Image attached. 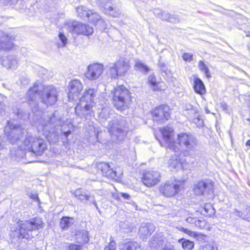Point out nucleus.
<instances>
[{"mask_svg":"<svg viewBox=\"0 0 250 250\" xmlns=\"http://www.w3.org/2000/svg\"><path fill=\"white\" fill-rule=\"evenodd\" d=\"M64 28L70 32L77 35L89 36L93 32V28L88 24L77 21L69 22L64 25Z\"/></svg>","mask_w":250,"mask_h":250,"instance_id":"9d476101","label":"nucleus"},{"mask_svg":"<svg viewBox=\"0 0 250 250\" xmlns=\"http://www.w3.org/2000/svg\"><path fill=\"white\" fill-rule=\"evenodd\" d=\"M43 227L41 218H35L29 221H19L10 228V236L13 243L20 244L23 239H31L33 237L32 232Z\"/></svg>","mask_w":250,"mask_h":250,"instance_id":"7ed1b4c3","label":"nucleus"},{"mask_svg":"<svg viewBox=\"0 0 250 250\" xmlns=\"http://www.w3.org/2000/svg\"><path fill=\"white\" fill-rule=\"evenodd\" d=\"M210 209H212L211 207L209 205H207L205 206L204 208V210L206 213H208L209 212Z\"/></svg>","mask_w":250,"mask_h":250,"instance_id":"603ef678","label":"nucleus"},{"mask_svg":"<svg viewBox=\"0 0 250 250\" xmlns=\"http://www.w3.org/2000/svg\"><path fill=\"white\" fill-rule=\"evenodd\" d=\"M20 82L23 85H25L29 83V80L26 78L23 77L21 79Z\"/></svg>","mask_w":250,"mask_h":250,"instance_id":"8fccbe9b","label":"nucleus"},{"mask_svg":"<svg viewBox=\"0 0 250 250\" xmlns=\"http://www.w3.org/2000/svg\"><path fill=\"white\" fill-rule=\"evenodd\" d=\"M91 202L92 203V204L94 205V206L95 207L96 209L99 211L100 212V209L98 206V205L97 204V203L96 202V201L94 200V199H92L91 200Z\"/></svg>","mask_w":250,"mask_h":250,"instance_id":"864d4df0","label":"nucleus"},{"mask_svg":"<svg viewBox=\"0 0 250 250\" xmlns=\"http://www.w3.org/2000/svg\"><path fill=\"white\" fill-rule=\"evenodd\" d=\"M140 245L135 241L126 240L120 246V250H140Z\"/></svg>","mask_w":250,"mask_h":250,"instance_id":"5701e85b","label":"nucleus"},{"mask_svg":"<svg viewBox=\"0 0 250 250\" xmlns=\"http://www.w3.org/2000/svg\"><path fill=\"white\" fill-rule=\"evenodd\" d=\"M168 106L166 105L156 107L151 112L153 121L158 123L167 121L170 116Z\"/></svg>","mask_w":250,"mask_h":250,"instance_id":"ddd939ff","label":"nucleus"},{"mask_svg":"<svg viewBox=\"0 0 250 250\" xmlns=\"http://www.w3.org/2000/svg\"><path fill=\"white\" fill-rule=\"evenodd\" d=\"M222 105H223V107H225L227 106V105L226 104H223Z\"/></svg>","mask_w":250,"mask_h":250,"instance_id":"e2e57ef3","label":"nucleus"},{"mask_svg":"<svg viewBox=\"0 0 250 250\" xmlns=\"http://www.w3.org/2000/svg\"><path fill=\"white\" fill-rule=\"evenodd\" d=\"M205 224H206V223H205V221L201 220H198L197 219L196 221H195L194 226L198 228L202 229L205 227Z\"/></svg>","mask_w":250,"mask_h":250,"instance_id":"c03bdc74","label":"nucleus"},{"mask_svg":"<svg viewBox=\"0 0 250 250\" xmlns=\"http://www.w3.org/2000/svg\"><path fill=\"white\" fill-rule=\"evenodd\" d=\"M182 58L185 61L189 62L193 60V55L190 53H185L183 54Z\"/></svg>","mask_w":250,"mask_h":250,"instance_id":"37998d69","label":"nucleus"},{"mask_svg":"<svg viewBox=\"0 0 250 250\" xmlns=\"http://www.w3.org/2000/svg\"><path fill=\"white\" fill-rule=\"evenodd\" d=\"M163 235L161 233L156 234L153 236L150 241V246L157 249L163 245Z\"/></svg>","mask_w":250,"mask_h":250,"instance_id":"cd10ccee","label":"nucleus"},{"mask_svg":"<svg viewBox=\"0 0 250 250\" xmlns=\"http://www.w3.org/2000/svg\"><path fill=\"white\" fill-rule=\"evenodd\" d=\"M121 196L123 198L128 199L130 197V195L128 193H121Z\"/></svg>","mask_w":250,"mask_h":250,"instance_id":"5fc2aeb1","label":"nucleus"},{"mask_svg":"<svg viewBox=\"0 0 250 250\" xmlns=\"http://www.w3.org/2000/svg\"><path fill=\"white\" fill-rule=\"evenodd\" d=\"M213 184L209 180L199 181L195 184L193 188L194 192L198 195L209 194L212 192Z\"/></svg>","mask_w":250,"mask_h":250,"instance_id":"2eb2a0df","label":"nucleus"},{"mask_svg":"<svg viewBox=\"0 0 250 250\" xmlns=\"http://www.w3.org/2000/svg\"><path fill=\"white\" fill-rule=\"evenodd\" d=\"M198 67L199 69L205 74L206 76L209 78L211 77L209 69L203 61H200L198 63Z\"/></svg>","mask_w":250,"mask_h":250,"instance_id":"e433bc0d","label":"nucleus"},{"mask_svg":"<svg viewBox=\"0 0 250 250\" xmlns=\"http://www.w3.org/2000/svg\"><path fill=\"white\" fill-rule=\"evenodd\" d=\"M247 36L250 37V32L248 31V33L247 34ZM249 49L250 50V41L249 42L248 46Z\"/></svg>","mask_w":250,"mask_h":250,"instance_id":"bf43d9fd","label":"nucleus"},{"mask_svg":"<svg viewBox=\"0 0 250 250\" xmlns=\"http://www.w3.org/2000/svg\"><path fill=\"white\" fill-rule=\"evenodd\" d=\"M160 19L163 21H166L172 23H176L179 21L176 16L171 15L168 13L163 12Z\"/></svg>","mask_w":250,"mask_h":250,"instance_id":"2f4dec72","label":"nucleus"},{"mask_svg":"<svg viewBox=\"0 0 250 250\" xmlns=\"http://www.w3.org/2000/svg\"><path fill=\"white\" fill-rule=\"evenodd\" d=\"M160 132L163 137L162 142L159 141L161 145L171 149V148H173L175 140L173 128L168 126H165L160 129Z\"/></svg>","mask_w":250,"mask_h":250,"instance_id":"f8f14e48","label":"nucleus"},{"mask_svg":"<svg viewBox=\"0 0 250 250\" xmlns=\"http://www.w3.org/2000/svg\"><path fill=\"white\" fill-rule=\"evenodd\" d=\"M130 94V91L123 85L115 88L113 103L118 110H124L128 107L131 101Z\"/></svg>","mask_w":250,"mask_h":250,"instance_id":"0eeeda50","label":"nucleus"},{"mask_svg":"<svg viewBox=\"0 0 250 250\" xmlns=\"http://www.w3.org/2000/svg\"><path fill=\"white\" fill-rule=\"evenodd\" d=\"M110 109L109 107H105L102 108L101 112L99 113V120L101 122L105 121L109 116Z\"/></svg>","mask_w":250,"mask_h":250,"instance_id":"72a5a7b5","label":"nucleus"},{"mask_svg":"<svg viewBox=\"0 0 250 250\" xmlns=\"http://www.w3.org/2000/svg\"><path fill=\"white\" fill-rule=\"evenodd\" d=\"M104 66L102 63H93L89 64L85 73V77L91 81L98 79L103 73Z\"/></svg>","mask_w":250,"mask_h":250,"instance_id":"4468645a","label":"nucleus"},{"mask_svg":"<svg viewBox=\"0 0 250 250\" xmlns=\"http://www.w3.org/2000/svg\"><path fill=\"white\" fill-rule=\"evenodd\" d=\"M4 132L11 144L16 143L21 150H28L40 155L46 149L47 145L44 139L33 135L11 121L7 122Z\"/></svg>","mask_w":250,"mask_h":250,"instance_id":"f03ea898","label":"nucleus"},{"mask_svg":"<svg viewBox=\"0 0 250 250\" xmlns=\"http://www.w3.org/2000/svg\"><path fill=\"white\" fill-rule=\"evenodd\" d=\"M231 214L232 215L236 216L238 218H241L243 219L250 221V219L247 218L249 217H250V207H248L246 208L243 212H241L237 209H235Z\"/></svg>","mask_w":250,"mask_h":250,"instance_id":"c85d7f7f","label":"nucleus"},{"mask_svg":"<svg viewBox=\"0 0 250 250\" xmlns=\"http://www.w3.org/2000/svg\"><path fill=\"white\" fill-rule=\"evenodd\" d=\"M244 21H248V20L247 19H246V18H244Z\"/></svg>","mask_w":250,"mask_h":250,"instance_id":"0e129e2a","label":"nucleus"},{"mask_svg":"<svg viewBox=\"0 0 250 250\" xmlns=\"http://www.w3.org/2000/svg\"><path fill=\"white\" fill-rule=\"evenodd\" d=\"M110 241L108 245L107 246H105L104 250H116L117 247L116 245L115 242L112 240L111 239H110Z\"/></svg>","mask_w":250,"mask_h":250,"instance_id":"79ce46f5","label":"nucleus"},{"mask_svg":"<svg viewBox=\"0 0 250 250\" xmlns=\"http://www.w3.org/2000/svg\"><path fill=\"white\" fill-rule=\"evenodd\" d=\"M76 240L77 242L80 244H84L87 243L89 241L88 232L82 229L76 232Z\"/></svg>","mask_w":250,"mask_h":250,"instance_id":"a878e982","label":"nucleus"},{"mask_svg":"<svg viewBox=\"0 0 250 250\" xmlns=\"http://www.w3.org/2000/svg\"><path fill=\"white\" fill-rule=\"evenodd\" d=\"M64 247L66 250H80L82 248V245L73 243H66Z\"/></svg>","mask_w":250,"mask_h":250,"instance_id":"ea45409f","label":"nucleus"},{"mask_svg":"<svg viewBox=\"0 0 250 250\" xmlns=\"http://www.w3.org/2000/svg\"><path fill=\"white\" fill-rule=\"evenodd\" d=\"M90 198V197L89 196L85 194L84 192H83L81 195L78 197V199L82 202H84L89 200Z\"/></svg>","mask_w":250,"mask_h":250,"instance_id":"a18cd8bd","label":"nucleus"},{"mask_svg":"<svg viewBox=\"0 0 250 250\" xmlns=\"http://www.w3.org/2000/svg\"><path fill=\"white\" fill-rule=\"evenodd\" d=\"M188 163L184 156L175 155L169 160L168 166L171 170H178L181 168L187 169Z\"/></svg>","mask_w":250,"mask_h":250,"instance_id":"f3484780","label":"nucleus"},{"mask_svg":"<svg viewBox=\"0 0 250 250\" xmlns=\"http://www.w3.org/2000/svg\"><path fill=\"white\" fill-rule=\"evenodd\" d=\"M178 242L182 245L184 250H192L194 246L193 242L184 238L180 239Z\"/></svg>","mask_w":250,"mask_h":250,"instance_id":"7c9ffc66","label":"nucleus"},{"mask_svg":"<svg viewBox=\"0 0 250 250\" xmlns=\"http://www.w3.org/2000/svg\"><path fill=\"white\" fill-rule=\"evenodd\" d=\"M159 65H160V66H161L162 67H163V68H161L162 70L163 71H165V64L164 63H160Z\"/></svg>","mask_w":250,"mask_h":250,"instance_id":"4d7b16f0","label":"nucleus"},{"mask_svg":"<svg viewBox=\"0 0 250 250\" xmlns=\"http://www.w3.org/2000/svg\"><path fill=\"white\" fill-rule=\"evenodd\" d=\"M162 250H174L173 249V248L166 247L164 248Z\"/></svg>","mask_w":250,"mask_h":250,"instance_id":"6e6d98bb","label":"nucleus"},{"mask_svg":"<svg viewBox=\"0 0 250 250\" xmlns=\"http://www.w3.org/2000/svg\"><path fill=\"white\" fill-rule=\"evenodd\" d=\"M18 58L14 55H8L2 60L1 64L6 68L15 70L18 68Z\"/></svg>","mask_w":250,"mask_h":250,"instance_id":"412c9836","label":"nucleus"},{"mask_svg":"<svg viewBox=\"0 0 250 250\" xmlns=\"http://www.w3.org/2000/svg\"><path fill=\"white\" fill-rule=\"evenodd\" d=\"M163 12V11L160 9H154L153 11L154 14L159 18H161V16L162 15Z\"/></svg>","mask_w":250,"mask_h":250,"instance_id":"49530a36","label":"nucleus"},{"mask_svg":"<svg viewBox=\"0 0 250 250\" xmlns=\"http://www.w3.org/2000/svg\"><path fill=\"white\" fill-rule=\"evenodd\" d=\"M246 146H250V140H249L246 143Z\"/></svg>","mask_w":250,"mask_h":250,"instance_id":"680f3d73","label":"nucleus"},{"mask_svg":"<svg viewBox=\"0 0 250 250\" xmlns=\"http://www.w3.org/2000/svg\"><path fill=\"white\" fill-rule=\"evenodd\" d=\"M76 11L78 16L81 18L84 19L90 16V10H88L86 7L83 6L78 7L76 8Z\"/></svg>","mask_w":250,"mask_h":250,"instance_id":"473e14b6","label":"nucleus"},{"mask_svg":"<svg viewBox=\"0 0 250 250\" xmlns=\"http://www.w3.org/2000/svg\"><path fill=\"white\" fill-rule=\"evenodd\" d=\"M193 88L195 92L199 95H202L206 93V88L202 81L194 76Z\"/></svg>","mask_w":250,"mask_h":250,"instance_id":"b1692460","label":"nucleus"},{"mask_svg":"<svg viewBox=\"0 0 250 250\" xmlns=\"http://www.w3.org/2000/svg\"><path fill=\"white\" fill-rule=\"evenodd\" d=\"M73 219L72 218L64 217L62 218L60 222V226L63 229H67L72 224Z\"/></svg>","mask_w":250,"mask_h":250,"instance_id":"f704fd0d","label":"nucleus"},{"mask_svg":"<svg viewBox=\"0 0 250 250\" xmlns=\"http://www.w3.org/2000/svg\"><path fill=\"white\" fill-rule=\"evenodd\" d=\"M59 38L61 42H58L57 45L59 47H65L67 42V39L66 36L62 33H60L59 34Z\"/></svg>","mask_w":250,"mask_h":250,"instance_id":"58836bf2","label":"nucleus"},{"mask_svg":"<svg viewBox=\"0 0 250 250\" xmlns=\"http://www.w3.org/2000/svg\"><path fill=\"white\" fill-rule=\"evenodd\" d=\"M176 229H177L178 230L183 232L185 233H186L188 234V235L191 236H196V233L193 231H191L187 229H185L181 226H177L176 227Z\"/></svg>","mask_w":250,"mask_h":250,"instance_id":"a19ab883","label":"nucleus"},{"mask_svg":"<svg viewBox=\"0 0 250 250\" xmlns=\"http://www.w3.org/2000/svg\"><path fill=\"white\" fill-rule=\"evenodd\" d=\"M130 68L129 61L121 58L115 62L108 63L107 65V74L112 79L124 76Z\"/></svg>","mask_w":250,"mask_h":250,"instance_id":"6e6552de","label":"nucleus"},{"mask_svg":"<svg viewBox=\"0 0 250 250\" xmlns=\"http://www.w3.org/2000/svg\"><path fill=\"white\" fill-rule=\"evenodd\" d=\"M40 96L42 102L46 105L54 104L58 100V91L52 85L44 86L42 90L39 91L37 83L30 88L26 95L28 104L32 111L30 113H22L21 110H18L16 113L18 118L32 119L34 122L39 131L42 130L43 135L45 136L48 141H56L57 139V133L55 128L61 125V121L57 119L54 115H52L47 120L42 118V112L38 110L37 97Z\"/></svg>","mask_w":250,"mask_h":250,"instance_id":"f257e3e1","label":"nucleus"},{"mask_svg":"<svg viewBox=\"0 0 250 250\" xmlns=\"http://www.w3.org/2000/svg\"><path fill=\"white\" fill-rule=\"evenodd\" d=\"M155 227L151 223H144L141 224L139 230L140 237L145 239L146 237L150 235L154 231Z\"/></svg>","mask_w":250,"mask_h":250,"instance_id":"aec40b11","label":"nucleus"},{"mask_svg":"<svg viewBox=\"0 0 250 250\" xmlns=\"http://www.w3.org/2000/svg\"><path fill=\"white\" fill-rule=\"evenodd\" d=\"M93 167L96 168L97 172L103 176L115 180L120 178L123 173V170L120 167L113 168L108 163L105 162L97 163L93 164Z\"/></svg>","mask_w":250,"mask_h":250,"instance_id":"1a4fd4ad","label":"nucleus"},{"mask_svg":"<svg viewBox=\"0 0 250 250\" xmlns=\"http://www.w3.org/2000/svg\"><path fill=\"white\" fill-rule=\"evenodd\" d=\"M104 13L109 16L113 17H118L121 14V11L116 7H114L110 5L106 4L104 6Z\"/></svg>","mask_w":250,"mask_h":250,"instance_id":"393cba45","label":"nucleus"},{"mask_svg":"<svg viewBox=\"0 0 250 250\" xmlns=\"http://www.w3.org/2000/svg\"><path fill=\"white\" fill-rule=\"evenodd\" d=\"M107 129L112 141L119 143L124 139L127 131L126 122L123 117H117L109 123Z\"/></svg>","mask_w":250,"mask_h":250,"instance_id":"39448f33","label":"nucleus"},{"mask_svg":"<svg viewBox=\"0 0 250 250\" xmlns=\"http://www.w3.org/2000/svg\"><path fill=\"white\" fill-rule=\"evenodd\" d=\"M148 83L152 87L153 90H162L163 89L162 88L161 83L156 81L155 77L151 75L149 76L147 79Z\"/></svg>","mask_w":250,"mask_h":250,"instance_id":"c756f323","label":"nucleus"},{"mask_svg":"<svg viewBox=\"0 0 250 250\" xmlns=\"http://www.w3.org/2000/svg\"><path fill=\"white\" fill-rule=\"evenodd\" d=\"M13 37L2 32L0 33V50H10L13 46Z\"/></svg>","mask_w":250,"mask_h":250,"instance_id":"6ab92c4d","label":"nucleus"},{"mask_svg":"<svg viewBox=\"0 0 250 250\" xmlns=\"http://www.w3.org/2000/svg\"><path fill=\"white\" fill-rule=\"evenodd\" d=\"M83 193V192L81 189H78L75 190L74 194L75 196L78 198V197H80Z\"/></svg>","mask_w":250,"mask_h":250,"instance_id":"09e8293b","label":"nucleus"},{"mask_svg":"<svg viewBox=\"0 0 250 250\" xmlns=\"http://www.w3.org/2000/svg\"><path fill=\"white\" fill-rule=\"evenodd\" d=\"M182 183L167 181L159 187L160 193L167 197H170L179 193Z\"/></svg>","mask_w":250,"mask_h":250,"instance_id":"9b49d317","label":"nucleus"},{"mask_svg":"<svg viewBox=\"0 0 250 250\" xmlns=\"http://www.w3.org/2000/svg\"><path fill=\"white\" fill-rule=\"evenodd\" d=\"M97 91L94 88L86 89L80 98L79 103L75 107V112L81 118L90 119L94 116L93 106Z\"/></svg>","mask_w":250,"mask_h":250,"instance_id":"20e7f679","label":"nucleus"},{"mask_svg":"<svg viewBox=\"0 0 250 250\" xmlns=\"http://www.w3.org/2000/svg\"><path fill=\"white\" fill-rule=\"evenodd\" d=\"M161 175L159 172L148 170L144 173L142 178L143 184L148 187L157 185L160 181Z\"/></svg>","mask_w":250,"mask_h":250,"instance_id":"dca6fc26","label":"nucleus"},{"mask_svg":"<svg viewBox=\"0 0 250 250\" xmlns=\"http://www.w3.org/2000/svg\"><path fill=\"white\" fill-rule=\"evenodd\" d=\"M89 19V20L94 24H100L103 27H104V21L101 18V16L96 12H94L92 10L90 11V16L87 17Z\"/></svg>","mask_w":250,"mask_h":250,"instance_id":"bb28decb","label":"nucleus"},{"mask_svg":"<svg viewBox=\"0 0 250 250\" xmlns=\"http://www.w3.org/2000/svg\"><path fill=\"white\" fill-rule=\"evenodd\" d=\"M197 218H193L191 217H189L186 219V221L189 224H192L194 225L195 221H196Z\"/></svg>","mask_w":250,"mask_h":250,"instance_id":"de8ad7c7","label":"nucleus"},{"mask_svg":"<svg viewBox=\"0 0 250 250\" xmlns=\"http://www.w3.org/2000/svg\"><path fill=\"white\" fill-rule=\"evenodd\" d=\"M185 108L187 110L190 111L191 113L193 114V117H194V119L193 120V122L195 124H197L198 126H202L203 125V121L199 118L197 109L196 107H193L190 104H186Z\"/></svg>","mask_w":250,"mask_h":250,"instance_id":"4be33fe9","label":"nucleus"},{"mask_svg":"<svg viewBox=\"0 0 250 250\" xmlns=\"http://www.w3.org/2000/svg\"><path fill=\"white\" fill-rule=\"evenodd\" d=\"M32 198L34 200H39L38 197L36 195H33Z\"/></svg>","mask_w":250,"mask_h":250,"instance_id":"052dcab7","label":"nucleus"},{"mask_svg":"<svg viewBox=\"0 0 250 250\" xmlns=\"http://www.w3.org/2000/svg\"><path fill=\"white\" fill-rule=\"evenodd\" d=\"M198 141L193 135L182 133L177 135L173 143V148L171 150L175 152L184 151L188 153L189 151L193 150L197 145Z\"/></svg>","mask_w":250,"mask_h":250,"instance_id":"423d86ee","label":"nucleus"},{"mask_svg":"<svg viewBox=\"0 0 250 250\" xmlns=\"http://www.w3.org/2000/svg\"><path fill=\"white\" fill-rule=\"evenodd\" d=\"M83 89V85L80 81L73 80L69 83L68 98L69 101L77 100L79 98L80 92Z\"/></svg>","mask_w":250,"mask_h":250,"instance_id":"a211bd4d","label":"nucleus"},{"mask_svg":"<svg viewBox=\"0 0 250 250\" xmlns=\"http://www.w3.org/2000/svg\"><path fill=\"white\" fill-rule=\"evenodd\" d=\"M135 66L137 69L145 73H146L149 70L148 66L141 61H137L135 63Z\"/></svg>","mask_w":250,"mask_h":250,"instance_id":"4c0bfd02","label":"nucleus"},{"mask_svg":"<svg viewBox=\"0 0 250 250\" xmlns=\"http://www.w3.org/2000/svg\"><path fill=\"white\" fill-rule=\"evenodd\" d=\"M61 130L62 131V132L63 134V135L66 138H67L71 133V131L70 130L67 131H64L62 130V129H61Z\"/></svg>","mask_w":250,"mask_h":250,"instance_id":"3c124183","label":"nucleus"},{"mask_svg":"<svg viewBox=\"0 0 250 250\" xmlns=\"http://www.w3.org/2000/svg\"><path fill=\"white\" fill-rule=\"evenodd\" d=\"M4 148L3 145L1 144V137L0 136V150Z\"/></svg>","mask_w":250,"mask_h":250,"instance_id":"13d9d810","label":"nucleus"},{"mask_svg":"<svg viewBox=\"0 0 250 250\" xmlns=\"http://www.w3.org/2000/svg\"><path fill=\"white\" fill-rule=\"evenodd\" d=\"M198 250H218V249L216 243L214 241H211L201 245Z\"/></svg>","mask_w":250,"mask_h":250,"instance_id":"c9c22d12","label":"nucleus"}]
</instances>
